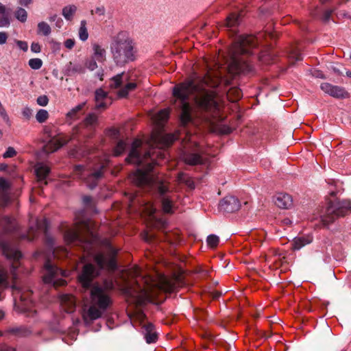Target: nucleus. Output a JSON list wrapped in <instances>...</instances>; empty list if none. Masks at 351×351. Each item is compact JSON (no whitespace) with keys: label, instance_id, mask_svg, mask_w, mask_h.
Here are the masks:
<instances>
[{"label":"nucleus","instance_id":"obj_26","mask_svg":"<svg viewBox=\"0 0 351 351\" xmlns=\"http://www.w3.org/2000/svg\"><path fill=\"white\" fill-rule=\"evenodd\" d=\"M10 10H7L4 5L0 3V27H8L10 24Z\"/></svg>","mask_w":351,"mask_h":351},{"label":"nucleus","instance_id":"obj_32","mask_svg":"<svg viewBox=\"0 0 351 351\" xmlns=\"http://www.w3.org/2000/svg\"><path fill=\"white\" fill-rule=\"evenodd\" d=\"M78 34H79V38L82 41L84 42V41L87 40L88 38V30L86 28V21H85V20L81 21L79 31H78Z\"/></svg>","mask_w":351,"mask_h":351},{"label":"nucleus","instance_id":"obj_54","mask_svg":"<svg viewBox=\"0 0 351 351\" xmlns=\"http://www.w3.org/2000/svg\"><path fill=\"white\" fill-rule=\"evenodd\" d=\"M271 14V10H267L265 8H259V16L260 17L267 16Z\"/></svg>","mask_w":351,"mask_h":351},{"label":"nucleus","instance_id":"obj_38","mask_svg":"<svg viewBox=\"0 0 351 351\" xmlns=\"http://www.w3.org/2000/svg\"><path fill=\"white\" fill-rule=\"evenodd\" d=\"M206 242L209 247L214 248L218 245L219 238L216 234H210L207 237Z\"/></svg>","mask_w":351,"mask_h":351},{"label":"nucleus","instance_id":"obj_28","mask_svg":"<svg viewBox=\"0 0 351 351\" xmlns=\"http://www.w3.org/2000/svg\"><path fill=\"white\" fill-rule=\"evenodd\" d=\"M8 332L17 337H27L32 333V331L29 328L23 326L12 327L9 328Z\"/></svg>","mask_w":351,"mask_h":351},{"label":"nucleus","instance_id":"obj_35","mask_svg":"<svg viewBox=\"0 0 351 351\" xmlns=\"http://www.w3.org/2000/svg\"><path fill=\"white\" fill-rule=\"evenodd\" d=\"M127 147V143L123 141V140H120L117 145L115 146L114 149V151H113V154L114 156H119L120 155H121L125 150Z\"/></svg>","mask_w":351,"mask_h":351},{"label":"nucleus","instance_id":"obj_47","mask_svg":"<svg viewBox=\"0 0 351 351\" xmlns=\"http://www.w3.org/2000/svg\"><path fill=\"white\" fill-rule=\"evenodd\" d=\"M21 311L25 313L27 317H33L36 314V311L25 306H22Z\"/></svg>","mask_w":351,"mask_h":351},{"label":"nucleus","instance_id":"obj_51","mask_svg":"<svg viewBox=\"0 0 351 351\" xmlns=\"http://www.w3.org/2000/svg\"><path fill=\"white\" fill-rule=\"evenodd\" d=\"M22 114L26 119H29L32 116V110L26 106L23 109Z\"/></svg>","mask_w":351,"mask_h":351},{"label":"nucleus","instance_id":"obj_4","mask_svg":"<svg viewBox=\"0 0 351 351\" xmlns=\"http://www.w3.org/2000/svg\"><path fill=\"white\" fill-rule=\"evenodd\" d=\"M267 32H259L256 36L251 34L236 35L229 49V58L226 62L230 73L233 75H249L254 73V66L248 60L240 58V56L252 55L253 50L265 36Z\"/></svg>","mask_w":351,"mask_h":351},{"label":"nucleus","instance_id":"obj_11","mask_svg":"<svg viewBox=\"0 0 351 351\" xmlns=\"http://www.w3.org/2000/svg\"><path fill=\"white\" fill-rule=\"evenodd\" d=\"M320 88L326 94L337 99H346L350 97L345 88L332 85L328 82L322 83Z\"/></svg>","mask_w":351,"mask_h":351},{"label":"nucleus","instance_id":"obj_43","mask_svg":"<svg viewBox=\"0 0 351 351\" xmlns=\"http://www.w3.org/2000/svg\"><path fill=\"white\" fill-rule=\"evenodd\" d=\"M97 117L94 113H89L85 118V123L87 125H93L97 122Z\"/></svg>","mask_w":351,"mask_h":351},{"label":"nucleus","instance_id":"obj_9","mask_svg":"<svg viewBox=\"0 0 351 351\" xmlns=\"http://www.w3.org/2000/svg\"><path fill=\"white\" fill-rule=\"evenodd\" d=\"M130 77L128 73L122 72L113 76L110 81L109 88L110 89H118L117 96L119 98H126L129 93L137 87L134 82H129Z\"/></svg>","mask_w":351,"mask_h":351},{"label":"nucleus","instance_id":"obj_8","mask_svg":"<svg viewBox=\"0 0 351 351\" xmlns=\"http://www.w3.org/2000/svg\"><path fill=\"white\" fill-rule=\"evenodd\" d=\"M84 226L90 234V239L82 237L79 231L75 229L66 230L64 233V239L68 245L80 246L84 251H89L92 248L93 242L97 239V235L90 230L89 222L85 223Z\"/></svg>","mask_w":351,"mask_h":351},{"label":"nucleus","instance_id":"obj_29","mask_svg":"<svg viewBox=\"0 0 351 351\" xmlns=\"http://www.w3.org/2000/svg\"><path fill=\"white\" fill-rule=\"evenodd\" d=\"M51 32V27L45 21H42L38 23L37 26V34H42L45 36H49Z\"/></svg>","mask_w":351,"mask_h":351},{"label":"nucleus","instance_id":"obj_5","mask_svg":"<svg viewBox=\"0 0 351 351\" xmlns=\"http://www.w3.org/2000/svg\"><path fill=\"white\" fill-rule=\"evenodd\" d=\"M110 52L114 63L119 66H123L135 59L133 41L124 32H119L112 38Z\"/></svg>","mask_w":351,"mask_h":351},{"label":"nucleus","instance_id":"obj_20","mask_svg":"<svg viewBox=\"0 0 351 351\" xmlns=\"http://www.w3.org/2000/svg\"><path fill=\"white\" fill-rule=\"evenodd\" d=\"M68 140L63 137L53 138L45 146V152L53 153L68 143Z\"/></svg>","mask_w":351,"mask_h":351},{"label":"nucleus","instance_id":"obj_42","mask_svg":"<svg viewBox=\"0 0 351 351\" xmlns=\"http://www.w3.org/2000/svg\"><path fill=\"white\" fill-rule=\"evenodd\" d=\"M49 20L50 22H54L56 26L58 28H61L63 25V20L56 14L51 15Z\"/></svg>","mask_w":351,"mask_h":351},{"label":"nucleus","instance_id":"obj_3","mask_svg":"<svg viewBox=\"0 0 351 351\" xmlns=\"http://www.w3.org/2000/svg\"><path fill=\"white\" fill-rule=\"evenodd\" d=\"M141 145V140H134L126 158L128 162L142 167L130 176L131 180L138 186L146 188L156 195L160 200L162 209L165 213L172 214L173 213V201L168 195L169 187L164 180L156 176L154 171V167L159 165V162L156 158L154 149L151 147L149 150L142 154L139 150Z\"/></svg>","mask_w":351,"mask_h":351},{"label":"nucleus","instance_id":"obj_50","mask_svg":"<svg viewBox=\"0 0 351 351\" xmlns=\"http://www.w3.org/2000/svg\"><path fill=\"white\" fill-rule=\"evenodd\" d=\"M106 13V9L104 6L101 5L97 7L95 10H91L90 14L93 15L94 14H97L99 16H104Z\"/></svg>","mask_w":351,"mask_h":351},{"label":"nucleus","instance_id":"obj_59","mask_svg":"<svg viewBox=\"0 0 351 351\" xmlns=\"http://www.w3.org/2000/svg\"><path fill=\"white\" fill-rule=\"evenodd\" d=\"M0 351H16L15 348L5 344H0Z\"/></svg>","mask_w":351,"mask_h":351},{"label":"nucleus","instance_id":"obj_1","mask_svg":"<svg viewBox=\"0 0 351 351\" xmlns=\"http://www.w3.org/2000/svg\"><path fill=\"white\" fill-rule=\"evenodd\" d=\"M104 245L110 256V258L108 260L101 253L96 254L95 261L99 269H97L90 263H87L82 267L77 275V281L82 288L84 291L90 289L91 305L83 313V319L86 324H90L93 321L101 317L112 302L110 294V291L114 289L112 280H104L102 284L93 282L94 279L99 275L101 269L106 267L112 269L117 268L115 256L118 250L107 239L104 241Z\"/></svg>","mask_w":351,"mask_h":351},{"label":"nucleus","instance_id":"obj_12","mask_svg":"<svg viewBox=\"0 0 351 351\" xmlns=\"http://www.w3.org/2000/svg\"><path fill=\"white\" fill-rule=\"evenodd\" d=\"M181 157L189 165H197L203 162V158L196 145L193 150H183Z\"/></svg>","mask_w":351,"mask_h":351},{"label":"nucleus","instance_id":"obj_23","mask_svg":"<svg viewBox=\"0 0 351 351\" xmlns=\"http://www.w3.org/2000/svg\"><path fill=\"white\" fill-rule=\"evenodd\" d=\"M93 51L92 57L96 59L97 62H103L106 60V51L101 45L97 43L93 44Z\"/></svg>","mask_w":351,"mask_h":351},{"label":"nucleus","instance_id":"obj_33","mask_svg":"<svg viewBox=\"0 0 351 351\" xmlns=\"http://www.w3.org/2000/svg\"><path fill=\"white\" fill-rule=\"evenodd\" d=\"M68 72L69 75H72L74 73H83L85 72L84 67L80 64H73L70 62V64L68 66Z\"/></svg>","mask_w":351,"mask_h":351},{"label":"nucleus","instance_id":"obj_49","mask_svg":"<svg viewBox=\"0 0 351 351\" xmlns=\"http://www.w3.org/2000/svg\"><path fill=\"white\" fill-rule=\"evenodd\" d=\"M47 243L49 245V246L50 247V249L52 252V255L53 257H56L57 256V250H56V247L55 245V243L53 241V240L51 239V238H47Z\"/></svg>","mask_w":351,"mask_h":351},{"label":"nucleus","instance_id":"obj_57","mask_svg":"<svg viewBox=\"0 0 351 351\" xmlns=\"http://www.w3.org/2000/svg\"><path fill=\"white\" fill-rule=\"evenodd\" d=\"M332 13V10H325L324 14H323V16H322L323 21H325V22L328 21L330 20V19Z\"/></svg>","mask_w":351,"mask_h":351},{"label":"nucleus","instance_id":"obj_22","mask_svg":"<svg viewBox=\"0 0 351 351\" xmlns=\"http://www.w3.org/2000/svg\"><path fill=\"white\" fill-rule=\"evenodd\" d=\"M312 241L313 237L311 235L295 237L291 242V249L293 250H300L305 245L310 244Z\"/></svg>","mask_w":351,"mask_h":351},{"label":"nucleus","instance_id":"obj_31","mask_svg":"<svg viewBox=\"0 0 351 351\" xmlns=\"http://www.w3.org/2000/svg\"><path fill=\"white\" fill-rule=\"evenodd\" d=\"M14 17L21 23H25L27 19V12L21 7H17L14 13Z\"/></svg>","mask_w":351,"mask_h":351},{"label":"nucleus","instance_id":"obj_30","mask_svg":"<svg viewBox=\"0 0 351 351\" xmlns=\"http://www.w3.org/2000/svg\"><path fill=\"white\" fill-rule=\"evenodd\" d=\"M7 271L0 267V290L4 289L8 287ZM2 300L1 291H0V300Z\"/></svg>","mask_w":351,"mask_h":351},{"label":"nucleus","instance_id":"obj_34","mask_svg":"<svg viewBox=\"0 0 351 351\" xmlns=\"http://www.w3.org/2000/svg\"><path fill=\"white\" fill-rule=\"evenodd\" d=\"M178 180L185 183L191 189H194L195 187V183L191 178L183 173H179Z\"/></svg>","mask_w":351,"mask_h":351},{"label":"nucleus","instance_id":"obj_56","mask_svg":"<svg viewBox=\"0 0 351 351\" xmlns=\"http://www.w3.org/2000/svg\"><path fill=\"white\" fill-rule=\"evenodd\" d=\"M41 47L38 43H32L31 45V51L34 53H39L40 52Z\"/></svg>","mask_w":351,"mask_h":351},{"label":"nucleus","instance_id":"obj_39","mask_svg":"<svg viewBox=\"0 0 351 351\" xmlns=\"http://www.w3.org/2000/svg\"><path fill=\"white\" fill-rule=\"evenodd\" d=\"M29 66L34 70L40 69L43 66V61L40 58H32L28 62Z\"/></svg>","mask_w":351,"mask_h":351},{"label":"nucleus","instance_id":"obj_10","mask_svg":"<svg viewBox=\"0 0 351 351\" xmlns=\"http://www.w3.org/2000/svg\"><path fill=\"white\" fill-rule=\"evenodd\" d=\"M44 268L43 281L45 284L51 285L53 287L63 286L66 284L63 277L67 276L66 271L60 269L49 260L45 263Z\"/></svg>","mask_w":351,"mask_h":351},{"label":"nucleus","instance_id":"obj_61","mask_svg":"<svg viewBox=\"0 0 351 351\" xmlns=\"http://www.w3.org/2000/svg\"><path fill=\"white\" fill-rule=\"evenodd\" d=\"M107 108V104L104 102L103 101H100L99 102H97L95 108L96 109H105Z\"/></svg>","mask_w":351,"mask_h":351},{"label":"nucleus","instance_id":"obj_19","mask_svg":"<svg viewBox=\"0 0 351 351\" xmlns=\"http://www.w3.org/2000/svg\"><path fill=\"white\" fill-rule=\"evenodd\" d=\"M274 202L278 207L284 209L289 208L293 203L291 196L283 193H278L274 197Z\"/></svg>","mask_w":351,"mask_h":351},{"label":"nucleus","instance_id":"obj_44","mask_svg":"<svg viewBox=\"0 0 351 351\" xmlns=\"http://www.w3.org/2000/svg\"><path fill=\"white\" fill-rule=\"evenodd\" d=\"M82 202L84 205L88 208H93L94 204L93 202V198L89 195H84L82 197Z\"/></svg>","mask_w":351,"mask_h":351},{"label":"nucleus","instance_id":"obj_21","mask_svg":"<svg viewBox=\"0 0 351 351\" xmlns=\"http://www.w3.org/2000/svg\"><path fill=\"white\" fill-rule=\"evenodd\" d=\"M8 189V182L3 178H0V204L2 206H7L10 202Z\"/></svg>","mask_w":351,"mask_h":351},{"label":"nucleus","instance_id":"obj_62","mask_svg":"<svg viewBox=\"0 0 351 351\" xmlns=\"http://www.w3.org/2000/svg\"><path fill=\"white\" fill-rule=\"evenodd\" d=\"M32 3V0H19V3L25 7H27Z\"/></svg>","mask_w":351,"mask_h":351},{"label":"nucleus","instance_id":"obj_37","mask_svg":"<svg viewBox=\"0 0 351 351\" xmlns=\"http://www.w3.org/2000/svg\"><path fill=\"white\" fill-rule=\"evenodd\" d=\"M169 116V112L167 109H163L160 110L156 116V119L157 121H158L160 123H162L163 122L166 121Z\"/></svg>","mask_w":351,"mask_h":351},{"label":"nucleus","instance_id":"obj_48","mask_svg":"<svg viewBox=\"0 0 351 351\" xmlns=\"http://www.w3.org/2000/svg\"><path fill=\"white\" fill-rule=\"evenodd\" d=\"M36 102L40 106H46L49 103V99L46 95H40L37 98Z\"/></svg>","mask_w":351,"mask_h":351},{"label":"nucleus","instance_id":"obj_7","mask_svg":"<svg viewBox=\"0 0 351 351\" xmlns=\"http://www.w3.org/2000/svg\"><path fill=\"white\" fill-rule=\"evenodd\" d=\"M106 165L107 162H98L88 167L83 165H78L75 166V171L80 173L81 178L84 179L87 186L93 189L103 178Z\"/></svg>","mask_w":351,"mask_h":351},{"label":"nucleus","instance_id":"obj_13","mask_svg":"<svg viewBox=\"0 0 351 351\" xmlns=\"http://www.w3.org/2000/svg\"><path fill=\"white\" fill-rule=\"evenodd\" d=\"M219 207L221 210L230 213L237 211L241 207V204L236 197L229 195L220 201Z\"/></svg>","mask_w":351,"mask_h":351},{"label":"nucleus","instance_id":"obj_45","mask_svg":"<svg viewBox=\"0 0 351 351\" xmlns=\"http://www.w3.org/2000/svg\"><path fill=\"white\" fill-rule=\"evenodd\" d=\"M97 60L94 58L91 57V58L86 62V66L90 71H94L97 68Z\"/></svg>","mask_w":351,"mask_h":351},{"label":"nucleus","instance_id":"obj_15","mask_svg":"<svg viewBox=\"0 0 351 351\" xmlns=\"http://www.w3.org/2000/svg\"><path fill=\"white\" fill-rule=\"evenodd\" d=\"M141 333L147 344L155 343L158 339V333L156 330L155 326L151 322L142 325Z\"/></svg>","mask_w":351,"mask_h":351},{"label":"nucleus","instance_id":"obj_16","mask_svg":"<svg viewBox=\"0 0 351 351\" xmlns=\"http://www.w3.org/2000/svg\"><path fill=\"white\" fill-rule=\"evenodd\" d=\"M2 252L5 257L9 260L19 261L22 256L21 252L8 242L3 243Z\"/></svg>","mask_w":351,"mask_h":351},{"label":"nucleus","instance_id":"obj_36","mask_svg":"<svg viewBox=\"0 0 351 351\" xmlns=\"http://www.w3.org/2000/svg\"><path fill=\"white\" fill-rule=\"evenodd\" d=\"M48 117L49 113L45 109H40L36 114V121L40 123L45 122Z\"/></svg>","mask_w":351,"mask_h":351},{"label":"nucleus","instance_id":"obj_24","mask_svg":"<svg viewBox=\"0 0 351 351\" xmlns=\"http://www.w3.org/2000/svg\"><path fill=\"white\" fill-rule=\"evenodd\" d=\"M86 101L79 104L75 107L73 108L70 111L66 113V119L68 121H73L80 118V112L84 108Z\"/></svg>","mask_w":351,"mask_h":351},{"label":"nucleus","instance_id":"obj_6","mask_svg":"<svg viewBox=\"0 0 351 351\" xmlns=\"http://www.w3.org/2000/svg\"><path fill=\"white\" fill-rule=\"evenodd\" d=\"M351 213V201L350 199H337L330 202L325 210L320 215V219L324 226H328L338 217H343Z\"/></svg>","mask_w":351,"mask_h":351},{"label":"nucleus","instance_id":"obj_25","mask_svg":"<svg viewBox=\"0 0 351 351\" xmlns=\"http://www.w3.org/2000/svg\"><path fill=\"white\" fill-rule=\"evenodd\" d=\"M35 172L38 180L42 181L46 179L50 172V169L45 164L39 162L36 166Z\"/></svg>","mask_w":351,"mask_h":351},{"label":"nucleus","instance_id":"obj_14","mask_svg":"<svg viewBox=\"0 0 351 351\" xmlns=\"http://www.w3.org/2000/svg\"><path fill=\"white\" fill-rule=\"evenodd\" d=\"M243 16L244 11L242 10L231 12L224 21L225 26L236 34L235 29L241 24Z\"/></svg>","mask_w":351,"mask_h":351},{"label":"nucleus","instance_id":"obj_41","mask_svg":"<svg viewBox=\"0 0 351 351\" xmlns=\"http://www.w3.org/2000/svg\"><path fill=\"white\" fill-rule=\"evenodd\" d=\"M290 57L294 61L298 62L303 59L302 55L298 49H292L290 53Z\"/></svg>","mask_w":351,"mask_h":351},{"label":"nucleus","instance_id":"obj_27","mask_svg":"<svg viewBox=\"0 0 351 351\" xmlns=\"http://www.w3.org/2000/svg\"><path fill=\"white\" fill-rule=\"evenodd\" d=\"M77 8L75 5H68L64 6L62 10V14L67 21H72L73 15L75 14Z\"/></svg>","mask_w":351,"mask_h":351},{"label":"nucleus","instance_id":"obj_46","mask_svg":"<svg viewBox=\"0 0 351 351\" xmlns=\"http://www.w3.org/2000/svg\"><path fill=\"white\" fill-rule=\"evenodd\" d=\"M16 152L12 147H9L3 154L4 158H12L16 156Z\"/></svg>","mask_w":351,"mask_h":351},{"label":"nucleus","instance_id":"obj_53","mask_svg":"<svg viewBox=\"0 0 351 351\" xmlns=\"http://www.w3.org/2000/svg\"><path fill=\"white\" fill-rule=\"evenodd\" d=\"M17 46L23 51H27L28 49L27 43L22 40H16Z\"/></svg>","mask_w":351,"mask_h":351},{"label":"nucleus","instance_id":"obj_55","mask_svg":"<svg viewBox=\"0 0 351 351\" xmlns=\"http://www.w3.org/2000/svg\"><path fill=\"white\" fill-rule=\"evenodd\" d=\"M75 41L74 39L68 38L64 41V46L69 49H71L75 45Z\"/></svg>","mask_w":351,"mask_h":351},{"label":"nucleus","instance_id":"obj_17","mask_svg":"<svg viewBox=\"0 0 351 351\" xmlns=\"http://www.w3.org/2000/svg\"><path fill=\"white\" fill-rule=\"evenodd\" d=\"M177 139H178V135L176 134H160L153 137L154 143L159 141L160 143L157 146H159L160 148L169 146Z\"/></svg>","mask_w":351,"mask_h":351},{"label":"nucleus","instance_id":"obj_58","mask_svg":"<svg viewBox=\"0 0 351 351\" xmlns=\"http://www.w3.org/2000/svg\"><path fill=\"white\" fill-rule=\"evenodd\" d=\"M8 35L5 32H0V45H3L6 43Z\"/></svg>","mask_w":351,"mask_h":351},{"label":"nucleus","instance_id":"obj_2","mask_svg":"<svg viewBox=\"0 0 351 351\" xmlns=\"http://www.w3.org/2000/svg\"><path fill=\"white\" fill-rule=\"evenodd\" d=\"M221 77L217 73L208 71L204 76L196 73L190 79L173 86L172 93L175 98L174 106L183 126L192 121L190 96L201 110L212 111L218 109L215 97V88L219 84Z\"/></svg>","mask_w":351,"mask_h":351},{"label":"nucleus","instance_id":"obj_64","mask_svg":"<svg viewBox=\"0 0 351 351\" xmlns=\"http://www.w3.org/2000/svg\"><path fill=\"white\" fill-rule=\"evenodd\" d=\"M8 168V165L6 164L2 163L0 165V171H5Z\"/></svg>","mask_w":351,"mask_h":351},{"label":"nucleus","instance_id":"obj_52","mask_svg":"<svg viewBox=\"0 0 351 351\" xmlns=\"http://www.w3.org/2000/svg\"><path fill=\"white\" fill-rule=\"evenodd\" d=\"M231 94H234L235 95V99H234L235 101L236 100H239L243 96L242 91L240 89H238V88L233 89V90H230L228 93V95H230Z\"/></svg>","mask_w":351,"mask_h":351},{"label":"nucleus","instance_id":"obj_63","mask_svg":"<svg viewBox=\"0 0 351 351\" xmlns=\"http://www.w3.org/2000/svg\"><path fill=\"white\" fill-rule=\"evenodd\" d=\"M3 221L8 224H11L12 219L9 216H5L3 217Z\"/></svg>","mask_w":351,"mask_h":351},{"label":"nucleus","instance_id":"obj_60","mask_svg":"<svg viewBox=\"0 0 351 351\" xmlns=\"http://www.w3.org/2000/svg\"><path fill=\"white\" fill-rule=\"evenodd\" d=\"M313 75L317 78L324 79L325 76L323 73L319 70H315L313 73Z\"/></svg>","mask_w":351,"mask_h":351},{"label":"nucleus","instance_id":"obj_40","mask_svg":"<svg viewBox=\"0 0 351 351\" xmlns=\"http://www.w3.org/2000/svg\"><path fill=\"white\" fill-rule=\"evenodd\" d=\"M107 96L108 93L101 88L95 90V99L96 102L103 101L104 99L107 97Z\"/></svg>","mask_w":351,"mask_h":351},{"label":"nucleus","instance_id":"obj_18","mask_svg":"<svg viewBox=\"0 0 351 351\" xmlns=\"http://www.w3.org/2000/svg\"><path fill=\"white\" fill-rule=\"evenodd\" d=\"M61 305L66 313H72L75 308L76 299L70 294H64L60 298Z\"/></svg>","mask_w":351,"mask_h":351}]
</instances>
